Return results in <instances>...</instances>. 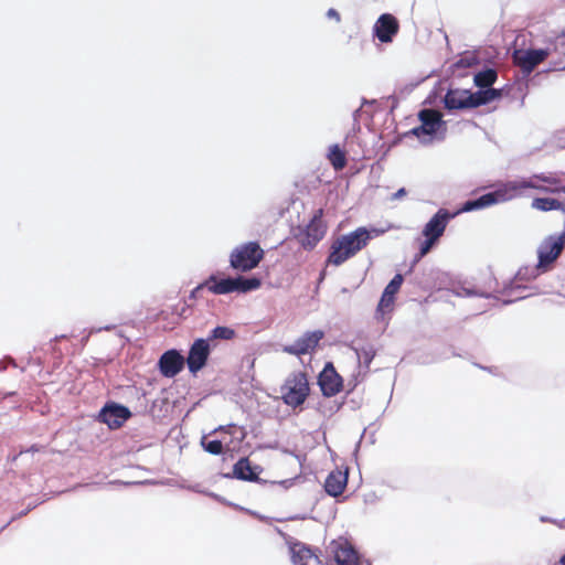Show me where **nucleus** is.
Returning a JSON list of instances; mask_svg holds the SVG:
<instances>
[{"label": "nucleus", "instance_id": "obj_37", "mask_svg": "<svg viewBox=\"0 0 565 565\" xmlns=\"http://www.w3.org/2000/svg\"><path fill=\"white\" fill-rule=\"evenodd\" d=\"M375 104V99H366V98H363L362 99V105L360 108L355 109L353 111V120H354V124L359 125V119H360V116L362 115L363 110H362V107L365 106V105H373Z\"/></svg>", "mask_w": 565, "mask_h": 565}, {"label": "nucleus", "instance_id": "obj_9", "mask_svg": "<svg viewBox=\"0 0 565 565\" xmlns=\"http://www.w3.org/2000/svg\"><path fill=\"white\" fill-rule=\"evenodd\" d=\"M322 209L317 210L303 230L300 243L305 249H312L323 238L327 226L322 221Z\"/></svg>", "mask_w": 565, "mask_h": 565}, {"label": "nucleus", "instance_id": "obj_7", "mask_svg": "<svg viewBox=\"0 0 565 565\" xmlns=\"http://www.w3.org/2000/svg\"><path fill=\"white\" fill-rule=\"evenodd\" d=\"M282 399L285 404L291 407H298L303 404L308 394L309 385L305 373H296L290 376L284 386Z\"/></svg>", "mask_w": 565, "mask_h": 565}, {"label": "nucleus", "instance_id": "obj_12", "mask_svg": "<svg viewBox=\"0 0 565 565\" xmlns=\"http://www.w3.org/2000/svg\"><path fill=\"white\" fill-rule=\"evenodd\" d=\"M131 416L128 407L114 402L107 403L98 413L97 419L110 429H117Z\"/></svg>", "mask_w": 565, "mask_h": 565}, {"label": "nucleus", "instance_id": "obj_25", "mask_svg": "<svg viewBox=\"0 0 565 565\" xmlns=\"http://www.w3.org/2000/svg\"><path fill=\"white\" fill-rule=\"evenodd\" d=\"M454 294L458 297H481L486 299H498L492 291L483 290L472 285H460L454 288Z\"/></svg>", "mask_w": 565, "mask_h": 565}, {"label": "nucleus", "instance_id": "obj_24", "mask_svg": "<svg viewBox=\"0 0 565 565\" xmlns=\"http://www.w3.org/2000/svg\"><path fill=\"white\" fill-rule=\"evenodd\" d=\"M501 97V89L488 87L472 93V107L487 105Z\"/></svg>", "mask_w": 565, "mask_h": 565}, {"label": "nucleus", "instance_id": "obj_11", "mask_svg": "<svg viewBox=\"0 0 565 565\" xmlns=\"http://www.w3.org/2000/svg\"><path fill=\"white\" fill-rule=\"evenodd\" d=\"M210 353L209 339L199 338L194 340L185 359L190 373L196 374L201 371L206 365Z\"/></svg>", "mask_w": 565, "mask_h": 565}, {"label": "nucleus", "instance_id": "obj_17", "mask_svg": "<svg viewBox=\"0 0 565 565\" xmlns=\"http://www.w3.org/2000/svg\"><path fill=\"white\" fill-rule=\"evenodd\" d=\"M185 359L175 349L166 351L159 359L160 373L166 377H174L184 367Z\"/></svg>", "mask_w": 565, "mask_h": 565}, {"label": "nucleus", "instance_id": "obj_22", "mask_svg": "<svg viewBox=\"0 0 565 565\" xmlns=\"http://www.w3.org/2000/svg\"><path fill=\"white\" fill-rule=\"evenodd\" d=\"M348 483L347 472L334 470L329 473L324 481V490L331 497H338L342 494Z\"/></svg>", "mask_w": 565, "mask_h": 565}, {"label": "nucleus", "instance_id": "obj_28", "mask_svg": "<svg viewBox=\"0 0 565 565\" xmlns=\"http://www.w3.org/2000/svg\"><path fill=\"white\" fill-rule=\"evenodd\" d=\"M498 73L494 68L487 67L473 76L475 85L480 89L491 87L492 84L497 81Z\"/></svg>", "mask_w": 565, "mask_h": 565}, {"label": "nucleus", "instance_id": "obj_16", "mask_svg": "<svg viewBox=\"0 0 565 565\" xmlns=\"http://www.w3.org/2000/svg\"><path fill=\"white\" fill-rule=\"evenodd\" d=\"M459 215V212H449L446 209H439L423 228L424 236H430L433 239H439L450 220Z\"/></svg>", "mask_w": 565, "mask_h": 565}, {"label": "nucleus", "instance_id": "obj_15", "mask_svg": "<svg viewBox=\"0 0 565 565\" xmlns=\"http://www.w3.org/2000/svg\"><path fill=\"white\" fill-rule=\"evenodd\" d=\"M318 384L323 396L331 397L337 395L342 390L343 380L335 371L333 364L328 362L318 376Z\"/></svg>", "mask_w": 565, "mask_h": 565}, {"label": "nucleus", "instance_id": "obj_41", "mask_svg": "<svg viewBox=\"0 0 565 565\" xmlns=\"http://www.w3.org/2000/svg\"><path fill=\"white\" fill-rule=\"evenodd\" d=\"M540 520H541V522H551V523H554V524H558L557 520L550 519L547 516H541Z\"/></svg>", "mask_w": 565, "mask_h": 565}, {"label": "nucleus", "instance_id": "obj_3", "mask_svg": "<svg viewBox=\"0 0 565 565\" xmlns=\"http://www.w3.org/2000/svg\"><path fill=\"white\" fill-rule=\"evenodd\" d=\"M420 125L411 129L407 135L415 136L423 145L443 141L447 135V122L440 111L424 108L418 113Z\"/></svg>", "mask_w": 565, "mask_h": 565}, {"label": "nucleus", "instance_id": "obj_46", "mask_svg": "<svg viewBox=\"0 0 565 565\" xmlns=\"http://www.w3.org/2000/svg\"><path fill=\"white\" fill-rule=\"evenodd\" d=\"M61 338H64V334H61V337H56L55 340H61Z\"/></svg>", "mask_w": 565, "mask_h": 565}, {"label": "nucleus", "instance_id": "obj_30", "mask_svg": "<svg viewBox=\"0 0 565 565\" xmlns=\"http://www.w3.org/2000/svg\"><path fill=\"white\" fill-rule=\"evenodd\" d=\"M328 159L335 170H342L347 166L345 152L339 145L330 146Z\"/></svg>", "mask_w": 565, "mask_h": 565}, {"label": "nucleus", "instance_id": "obj_2", "mask_svg": "<svg viewBox=\"0 0 565 565\" xmlns=\"http://www.w3.org/2000/svg\"><path fill=\"white\" fill-rule=\"evenodd\" d=\"M382 233L384 231L377 228L367 230L366 227H359L349 234L342 235L332 244L328 263L340 266L364 248L373 237Z\"/></svg>", "mask_w": 565, "mask_h": 565}, {"label": "nucleus", "instance_id": "obj_18", "mask_svg": "<svg viewBox=\"0 0 565 565\" xmlns=\"http://www.w3.org/2000/svg\"><path fill=\"white\" fill-rule=\"evenodd\" d=\"M492 292L494 295L498 292L507 296L508 299L503 300V305H510L513 301L524 299L525 297L537 294L540 291L534 286H524L513 279L509 284L504 285L501 290L493 289Z\"/></svg>", "mask_w": 565, "mask_h": 565}, {"label": "nucleus", "instance_id": "obj_1", "mask_svg": "<svg viewBox=\"0 0 565 565\" xmlns=\"http://www.w3.org/2000/svg\"><path fill=\"white\" fill-rule=\"evenodd\" d=\"M540 181L555 182L552 177L533 175L529 179H515L500 184L494 191L484 193L478 198L467 200L456 212L468 213L482 210L498 203L511 201L521 196L525 190L540 188Z\"/></svg>", "mask_w": 565, "mask_h": 565}, {"label": "nucleus", "instance_id": "obj_4", "mask_svg": "<svg viewBox=\"0 0 565 565\" xmlns=\"http://www.w3.org/2000/svg\"><path fill=\"white\" fill-rule=\"evenodd\" d=\"M262 280L255 276L252 277H225L218 279L215 275H211L203 284L207 290L214 295H227L231 292H249L260 287ZM202 287L199 286L196 289Z\"/></svg>", "mask_w": 565, "mask_h": 565}, {"label": "nucleus", "instance_id": "obj_8", "mask_svg": "<svg viewBox=\"0 0 565 565\" xmlns=\"http://www.w3.org/2000/svg\"><path fill=\"white\" fill-rule=\"evenodd\" d=\"M548 54L547 49L514 50L512 58L523 75L529 76L540 63L547 58Z\"/></svg>", "mask_w": 565, "mask_h": 565}, {"label": "nucleus", "instance_id": "obj_19", "mask_svg": "<svg viewBox=\"0 0 565 565\" xmlns=\"http://www.w3.org/2000/svg\"><path fill=\"white\" fill-rule=\"evenodd\" d=\"M290 557L294 565H327L306 544L295 542L289 545Z\"/></svg>", "mask_w": 565, "mask_h": 565}, {"label": "nucleus", "instance_id": "obj_45", "mask_svg": "<svg viewBox=\"0 0 565 565\" xmlns=\"http://www.w3.org/2000/svg\"><path fill=\"white\" fill-rule=\"evenodd\" d=\"M61 338H64V334H61V337H56L55 340H61Z\"/></svg>", "mask_w": 565, "mask_h": 565}, {"label": "nucleus", "instance_id": "obj_34", "mask_svg": "<svg viewBox=\"0 0 565 565\" xmlns=\"http://www.w3.org/2000/svg\"><path fill=\"white\" fill-rule=\"evenodd\" d=\"M544 177H552L555 182H543V181H540V188H537L539 190H544V191H550V192H557V191H564L565 192V186L561 185V182L559 180L554 177L553 174H543Z\"/></svg>", "mask_w": 565, "mask_h": 565}, {"label": "nucleus", "instance_id": "obj_39", "mask_svg": "<svg viewBox=\"0 0 565 565\" xmlns=\"http://www.w3.org/2000/svg\"><path fill=\"white\" fill-rule=\"evenodd\" d=\"M326 15H327L328 19H333L338 23L341 21L340 13L335 9H333V8H330L327 11Z\"/></svg>", "mask_w": 565, "mask_h": 565}, {"label": "nucleus", "instance_id": "obj_10", "mask_svg": "<svg viewBox=\"0 0 565 565\" xmlns=\"http://www.w3.org/2000/svg\"><path fill=\"white\" fill-rule=\"evenodd\" d=\"M323 338L322 330L307 331L292 344L284 345L282 352L296 356L312 353Z\"/></svg>", "mask_w": 565, "mask_h": 565}, {"label": "nucleus", "instance_id": "obj_5", "mask_svg": "<svg viewBox=\"0 0 565 565\" xmlns=\"http://www.w3.org/2000/svg\"><path fill=\"white\" fill-rule=\"evenodd\" d=\"M264 258V250L257 242H248L234 248L230 255V265L235 270L249 271Z\"/></svg>", "mask_w": 565, "mask_h": 565}, {"label": "nucleus", "instance_id": "obj_44", "mask_svg": "<svg viewBox=\"0 0 565 565\" xmlns=\"http://www.w3.org/2000/svg\"><path fill=\"white\" fill-rule=\"evenodd\" d=\"M559 564H561V565H565V554L561 557V559H559Z\"/></svg>", "mask_w": 565, "mask_h": 565}, {"label": "nucleus", "instance_id": "obj_40", "mask_svg": "<svg viewBox=\"0 0 565 565\" xmlns=\"http://www.w3.org/2000/svg\"><path fill=\"white\" fill-rule=\"evenodd\" d=\"M405 194H406V190H405L404 188H401L399 190H397V191L392 195V199H393V200H398V199L403 198Z\"/></svg>", "mask_w": 565, "mask_h": 565}, {"label": "nucleus", "instance_id": "obj_26", "mask_svg": "<svg viewBox=\"0 0 565 565\" xmlns=\"http://www.w3.org/2000/svg\"><path fill=\"white\" fill-rule=\"evenodd\" d=\"M548 271L547 268L541 267L540 262L535 265H527L521 267L514 276L515 281H530L536 279L542 274Z\"/></svg>", "mask_w": 565, "mask_h": 565}, {"label": "nucleus", "instance_id": "obj_21", "mask_svg": "<svg viewBox=\"0 0 565 565\" xmlns=\"http://www.w3.org/2000/svg\"><path fill=\"white\" fill-rule=\"evenodd\" d=\"M258 467H252L247 458H241L233 467V472L225 475L226 478H236L244 481L258 480Z\"/></svg>", "mask_w": 565, "mask_h": 565}, {"label": "nucleus", "instance_id": "obj_31", "mask_svg": "<svg viewBox=\"0 0 565 565\" xmlns=\"http://www.w3.org/2000/svg\"><path fill=\"white\" fill-rule=\"evenodd\" d=\"M235 335V331L228 327L217 326L213 330H211L210 335L207 337L210 340H231Z\"/></svg>", "mask_w": 565, "mask_h": 565}, {"label": "nucleus", "instance_id": "obj_42", "mask_svg": "<svg viewBox=\"0 0 565 565\" xmlns=\"http://www.w3.org/2000/svg\"><path fill=\"white\" fill-rule=\"evenodd\" d=\"M7 369V363L4 361H0V372Z\"/></svg>", "mask_w": 565, "mask_h": 565}, {"label": "nucleus", "instance_id": "obj_6", "mask_svg": "<svg viewBox=\"0 0 565 565\" xmlns=\"http://www.w3.org/2000/svg\"><path fill=\"white\" fill-rule=\"evenodd\" d=\"M565 248V230L561 234L545 237L537 247V260L541 267L551 270Z\"/></svg>", "mask_w": 565, "mask_h": 565}, {"label": "nucleus", "instance_id": "obj_33", "mask_svg": "<svg viewBox=\"0 0 565 565\" xmlns=\"http://www.w3.org/2000/svg\"><path fill=\"white\" fill-rule=\"evenodd\" d=\"M478 63V57L472 53H468L460 56V58L456 63H454L452 66L455 68H469L477 65Z\"/></svg>", "mask_w": 565, "mask_h": 565}, {"label": "nucleus", "instance_id": "obj_43", "mask_svg": "<svg viewBox=\"0 0 565 565\" xmlns=\"http://www.w3.org/2000/svg\"><path fill=\"white\" fill-rule=\"evenodd\" d=\"M110 329H111V327L107 326V327H105V328H99V329H97V330H92V331H90V333H93V332H95V331H100V330H110Z\"/></svg>", "mask_w": 565, "mask_h": 565}, {"label": "nucleus", "instance_id": "obj_23", "mask_svg": "<svg viewBox=\"0 0 565 565\" xmlns=\"http://www.w3.org/2000/svg\"><path fill=\"white\" fill-rule=\"evenodd\" d=\"M404 281V277L402 274H396L392 280L385 287L381 300L379 302L377 310L383 311L385 308H388L393 305L395 295L399 290L402 284Z\"/></svg>", "mask_w": 565, "mask_h": 565}, {"label": "nucleus", "instance_id": "obj_29", "mask_svg": "<svg viewBox=\"0 0 565 565\" xmlns=\"http://www.w3.org/2000/svg\"><path fill=\"white\" fill-rule=\"evenodd\" d=\"M532 207L544 212L561 210L565 213V204L554 198H536L532 201Z\"/></svg>", "mask_w": 565, "mask_h": 565}, {"label": "nucleus", "instance_id": "obj_27", "mask_svg": "<svg viewBox=\"0 0 565 565\" xmlns=\"http://www.w3.org/2000/svg\"><path fill=\"white\" fill-rule=\"evenodd\" d=\"M351 349L355 352L360 366L363 367L365 372H367L370 364L376 354L374 347L372 344H366L363 347L351 345Z\"/></svg>", "mask_w": 565, "mask_h": 565}, {"label": "nucleus", "instance_id": "obj_38", "mask_svg": "<svg viewBox=\"0 0 565 565\" xmlns=\"http://www.w3.org/2000/svg\"><path fill=\"white\" fill-rule=\"evenodd\" d=\"M186 489H189L191 491H194V492H198V493H204V494L210 495V497H212L214 499H218V497L215 493L203 491L199 484L189 486V487H186Z\"/></svg>", "mask_w": 565, "mask_h": 565}, {"label": "nucleus", "instance_id": "obj_36", "mask_svg": "<svg viewBox=\"0 0 565 565\" xmlns=\"http://www.w3.org/2000/svg\"><path fill=\"white\" fill-rule=\"evenodd\" d=\"M254 365H255V358L253 355L247 354L242 359L241 366H242V370H245V376L253 379L252 371L254 370Z\"/></svg>", "mask_w": 565, "mask_h": 565}, {"label": "nucleus", "instance_id": "obj_20", "mask_svg": "<svg viewBox=\"0 0 565 565\" xmlns=\"http://www.w3.org/2000/svg\"><path fill=\"white\" fill-rule=\"evenodd\" d=\"M444 106L448 110L467 109L472 107V92L450 88L444 96Z\"/></svg>", "mask_w": 565, "mask_h": 565}, {"label": "nucleus", "instance_id": "obj_32", "mask_svg": "<svg viewBox=\"0 0 565 565\" xmlns=\"http://www.w3.org/2000/svg\"><path fill=\"white\" fill-rule=\"evenodd\" d=\"M201 444L204 450L212 455H220L223 450V444L218 439L207 440L203 437Z\"/></svg>", "mask_w": 565, "mask_h": 565}, {"label": "nucleus", "instance_id": "obj_14", "mask_svg": "<svg viewBox=\"0 0 565 565\" xmlns=\"http://www.w3.org/2000/svg\"><path fill=\"white\" fill-rule=\"evenodd\" d=\"M328 551L332 554L337 565H359V553L347 540H333L329 544Z\"/></svg>", "mask_w": 565, "mask_h": 565}, {"label": "nucleus", "instance_id": "obj_13", "mask_svg": "<svg viewBox=\"0 0 565 565\" xmlns=\"http://www.w3.org/2000/svg\"><path fill=\"white\" fill-rule=\"evenodd\" d=\"M399 31L398 20L391 13L381 14L375 21L372 33L381 43H391Z\"/></svg>", "mask_w": 565, "mask_h": 565}, {"label": "nucleus", "instance_id": "obj_35", "mask_svg": "<svg viewBox=\"0 0 565 565\" xmlns=\"http://www.w3.org/2000/svg\"><path fill=\"white\" fill-rule=\"evenodd\" d=\"M437 242L438 239H433L430 236H425V241L420 244V248L416 255L415 260H418L427 255Z\"/></svg>", "mask_w": 565, "mask_h": 565}]
</instances>
